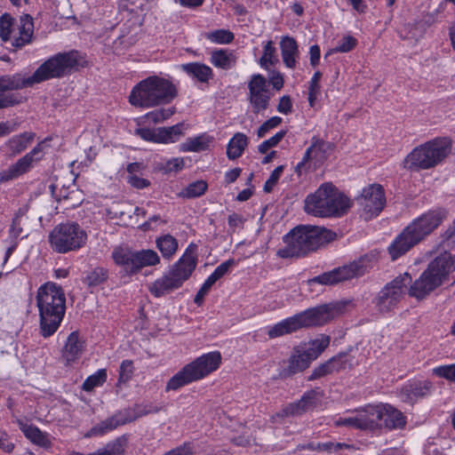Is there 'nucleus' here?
I'll return each instance as SVG.
<instances>
[{
	"instance_id": "79ce46f5",
	"label": "nucleus",
	"mask_w": 455,
	"mask_h": 455,
	"mask_svg": "<svg viewBox=\"0 0 455 455\" xmlns=\"http://www.w3.org/2000/svg\"><path fill=\"white\" fill-rule=\"evenodd\" d=\"M13 32V19L8 13H4L0 17V37L4 42L11 39Z\"/></svg>"
},
{
	"instance_id": "5fc2aeb1",
	"label": "nucleus",
	"mask_w": 455,
	"mask_h": 455,
	"mask_svg": "<svg viewBox=\"0 0 455 455\" xmlns=\"http://www.w3.org/2000/svg\"><path fill=\"white\" fill-rule=\"evenodd\" d=\"M282 118L279 116H273L264 122L258 129L257 135L259 138H262L271 129L275 128L282 123Z\"/></svg>"
},
{
	"instance_id": "1a4fd4ad",
	"label": "nucleus",
	"mask_w": 455,
	"mask_h": 455,
	"mask_svg": "<svg viewBox=\"0 0 455 455\" xmlns=\"http://www.w3.org/2000/svg\"><path fill=\"white\" fill-rule=\"evenodd\" d=\"M455 270V255L444 252L432 260L427 268L407 290L411 297L424 299Z\"/></svg>"
},
{
	"instance_id": "a18cd8bd",
	"label": "nucleus",
	"mask_w": 455,
	"mask_h": 455,
	"mask_svg": "<svg viewBox=\"0 0 455 455\" xmlns=\"http://www.w3.org/2000/svg\"><path fill=\"white\" fill-rule=\"evenodd\" d=\"M173 113L172 108H160L146 114L145 118L149 123L157 124L168 119Z\"/></svg>"
},
{
	"instance_id": "a19ab883",
	"label": "nucleus",
	"mask_w": 455,
	"mask_h": 455,
	"mask_svg": "<svg viewBox=\"0 0 455 455\" xmlns=\"http://www.w3.org/2000/svg\"><path fill=\"white\" fill-rule=\"evenodd\" d=\"M205 37L216 44H229L234 39L232 32L227 29H217L205 34Z\"/></svg>"
},
{
	"instance_id": "c9c22d12",
	"label": "nucleus",
	"mask_w": 455,
	"mask_h": 455,
	"mask_svg": "<svg viewBox=\"0 0 455 455\" xmlns=\"http://www.w3.org/2000/svg\"><path fill=\"white\" fill-rule=\"evenodd\" d=\"M108 278V269L97 267L88 271L83 279L84 284L88 287H96L104 283Z\"/></svg>"
},
{
	"instance_id": "4d7b16f0",
	"label": "nucleus",
	"mask_w": 455,
	"mask_h": 455,
	"mask_svg": "<svg viewBox=\"0 0 455 455\" xmlns=\"http://www.w3.org/2000/svg\"><path fill=\"white\" fill-rule=\"evenodd\" d=\"M184 167V160L181 157L172 158L164 164L163 170L165 172H178Z\"/></svg>"
},
{
	"instance_id": "ddd939ff",
	"label": "nucleus",
	"mask_w": 455,
	"mask_h": 455,
	"mask_svg": "<svg viewBox=\"0 0 455 455\" xmlns=\"http://www.w3.org/2000/svg\"><path fill=\"white\" fill-rule=\"evenodd\" d=\"M411 281V276L404 273L387 283L372 301L375 308L381 314L394 310L405 295Z\"/></svg>"
},
{
	"instance_id": "9d476101",
	"label": "nucleus",
	"mask_w": 455,
	"mask_h": 455,
	"mask_svg": "<svg viewBox=\"0 0 455 455\" xmlns=\"http://www.w3.org/2000/svg\"><path fill=\"white\" fill-rule=\"evenodd\" d=\"M221 363V355L218 351L204 354L190 363L185 365L174 374L167 382L165 391L178 390L179 388L199 380L211 372L216 371Z\"/></svg>"
},
{
	"instance_id": "774afa93",
	"label": "nucleus",
	"mask_w": 455,
	"mask_h": 455,
	"mask_svg": "<svg viewBox=\"0 0 455 455\" xmlns=\"http://www.w3.org/2000/svg\"><path fill=\"white\" fill-rule=\"evenodd\" d=\"M343 447H348V445H347L345 443H331V442L317 443V451H338Z\"/></svg>"
},
{
	"instance_id": "09e8293b",
	"label": "nucleus",
	"mask_w": 455,
	"mask_h": 455,
	"mask_svg": "<svg viewBox=\"0 0 455 455\" xmlns=\"http://www.w3.org/2000/svg\"><path fill=\"white\" fill-rule=\"evenodd\" d=\"M433 373L437 377L455 382V363L435 367L433 369Z\"/></svg>"
},
{
	"instance_id": "603ef678",
	"label": "nucleus",
	"mask_w": 455,
	"mask_h": 455,
	"mask_svg": "<svg viewBox=\"0 0 455 455\" xmlns=\"http://www.w3.org/2000/svg\"><path fill=\"white\" fill-rule=\"evenodd\" d=\"M286 131H280L277 133H275L274 136L269 138L268 140H264L259 146V152L261 154L267 153V151L275 147L285 136Z\"/></svg>"
},
{
	"instance_id": "338daca9",
	"label": "nucleus",
	"mask_w": 455,
	"mask_h": 455,
	"mask_svg": "<svg viewBox=\"0 0 455 455\" xmlns=\"http://www.w3.org/2000/svg\"><path fill=\"white\" fill-rule=\"evenodd\" d=\"M269 83L273 88L280 91L283 86V76L280 72L273 71L269 76Z\"/></svg>"
},
{
	"instance_id": "a878e982",
	"label": "nucleus",
	"mask_w": 455,
	"mask_h": 455,
	"mask_svg": "<svg viewBox=\"0 0 455 455\" xmlns=\"http://www.w3.org/2000/svg\"><path fill=\"white\" fill-rule=\"evenodd\" d=\"M281 54L284 65L294 68L299 57V45L293 37L283 36L280 42Z\"/></svg>"
},
{
	"instance_id": "ea45409f",
	"label": "nucleus",
	"mask_w": 455,
	"mask_h": 455,
	"mask_svg": "<svg viewBox=\"0 0 455 455\" xmlns=\"http://www.w3.org/2000/svg\"><path fill=\"white\" fill-rule=\"evenodd\" d=\"M106 380L107 371L105 369H100L84 380L83 389L85 391H92L94 387L102 386Z\"/></svg>"
},
{
	"instance_id": "39448f33",
	"label": "nucleus",
	"mask_w": 455,
	"mask_h": 455,
	"mask_svg": "<svg viewBox=\"0 0 455 455\" xmlns=\"http://www.w3.org/2000/svg\"><path fill=\"white\" fill-rule=\"evenodd\" d=\"M336 238L337 234L324 227L299 225L284 236L286 247L279 250L278 255L281 258L305 256Z\"/></svg>"
},
{
	"instance_id": "c03bdc74",
	"label": "nucleus",
	"mask_w": 455,
	"mask_h": 455,
	"mask_svg": "<svg viewBox=\"0 0 455 455\" xmlns=\"http://www.w3.org/2000/svg\"><path fill=\"white\" fill-rule=\"evenodd\" d=\"M356 45V39L351 36H344L337 45L331 49L325 55L327 57L329 54L333 52H348L355 48Z\"/></svg>"
},
{
	"instance_id": "dca6fc26",
	"label": "nucleus",
	"mask_w": 455,
	"mask_h": 455,
	"mask_svg": "<svg viewBox=\"0 0 455 455\" xmlns=\"http://www.w3.org/2000/svg\"><path fill=\"white\" fill-rule=\"evenodd\" d=\"M248 100L253 113L259 114L266 110L272 96L267 85V79L259 74L252 75L248 83Z\"/></svg>"
},
{
	"instance_id": "8fccbe9b",
	"label": "nucleus",
	"mask_w": 455,
	"mask_h": 455,
	"mask_svg": "<svg viewBox=\"0 0 455 455\" xmlns=\"http://www.w3.org/2000/svg\"><path fill=\"white\" fill-rule=\"evenodd\" d=\"M275 54V48L273 46V42L268 41L264 46L263 55L259 60L260 66L266 68L267 63L274 64L276 60Z\"/></svg>"
},
{
	"instance_id": "5701e85b",
	"label": "nucleus",
	"mask_w": 455,
	"mask_h": 455,
	"mask_svg": "<svg viewBox=\"0 0 455 455\" xmlns=\"http://www.w3.org/2000/svg\"><path fill=\"white\" fill-rule=\"evenodd\" d=\"M379 428L387 427L388 429L401 428L405 426V417L403 414L388 404H379Z\"/></svg>"
},
{
	"instance_id": "20e7f679",
	"label": "nucleus",
	"mask_w": 455,
	"mask_h": 455,
	"mask_svg": "<svg viewBox=\"0 0 455 455\" xmlns=\"http://www.w3.org/2000/svg\"><path fill=\"white\" fill-rule=\"evenodd\" d=\"M348 304L349 301L342 300L309 308L269 327L267 335L270 339H275L303 327L323 325L343 314Z\"/></svg>"
},
{
	"instance_id": "864d4df0",
	"label": "nucleus",
	"mask_w": 455,
	"mask_h": 455,
	"mask_svg": "<svg viewBox=\"0 0 455 455\" xmlns=\"http://www.w3.org/2000/svg\"><path fill=\"white\" fill-rule=\"evenodd\" d=\"M441 243L444 249H452L455 247V220L443 234Z\"/></svg>"
},
{
	"instance_id": "9b49d317",
	"label": "nucleus",
	"mask_w": 455,
	"mask_h": 455,
	"mask_svg": "<svg viewBox=\"0 0 455 455\" xmlns=\"http://www.w3.org/2000/svg\"><path fill=\"white\" fill-rule=\"evenodd\" d=\"M450 150V142L445 139L434 140L414 148L405 158L407 167L412 169H429L444 159Z\"/></svg>"
},
{
	"instance_id": "de8ad7c7",
	"label": "nucleus",
	"mask_w": 455,
	"mask_h": 455,
	"mask_svg": "<svg viewBox=\"0 0 455 455\" xmlns=\"http://www.w3.org/2000/svg\"><path fill=\"white\" fill-rule=\"evenodd\" d=\"M133 363L131 360H124L119 369L118 383L124 384L128 382L133 375Z\"/></svg>"
},
{
	"instance_id": "0e129e2a",
	"label": "nucleus",
	"mask_w": 455,
	"mask_h": 455,
	"mask_svg": "<svg viewBox=\"0 0 455 455\" xmlns=\"http://www.w3.org/2000/svg\"><path fill=\"white\" fill-rule=\"evenodd\" d=\"M291 108L292 104L291 101V98L286 95L283 96L279 100L277 111L282 114L287 115L291 112Z\"/></svg>"
},
{
	"instance_id": "f257e3e1",
	"label": "nucleus",
	"mask_w": 455,
	"mask_h": 455,
	"mask_svg": "<svg viewBox=\"0 0 455 455\" xmlns=\"http://www.w3.org/2000/svg\"><path fill=\"white\" fill-rule=\"evenodd\" d=\"M79 64V55L76 51L58 53L41 64L31 76L23 73L0 76V109L19 105L24 101L19 91L44 81L60 78L69 74Z\"/></svg>"
},
{
	"instance_id": "c756f323",
	"label": "nucleus",
	"mask_w": 455,
	"mask_h": 455,
	"mask_svg": "<svg viewBox=\"0 0 455 455\" xmlns=\"http://www.w3.org/2000/svg\"><path fill=\"white\" fill-rule=\"evenodd\" d=\"M210 60L216 68L230 69L235 67L236 58L232 51L220 49L212 52Z\"/></svg>"
},
{
	"instance_id": "f03ea898",
	"label": "nucleus",
	"mask_w": 455,
	"mask_h": 455,
	"mask_svg": "<svg viewBox=\"0 0 455 455\" xmlns=\"http://www.w3.org/2000/svg\"><path fill=\"white\" fill-rule=\"evenodd\" d=\"M446 218L447 211L443 208H436L413 220L388 246V252L392 260L399 259L415 245L424 241Z\"/></svg>"
},
{
	"instance_id": "b1692460",
	"label": "nucleus",
	"mask_w": 455,
	"mask_h": 455,
	"mask_svg": "<svg viewBox=\"0 0 455 455\" xmlns=\"http://www.w3.org/2000/svg\"><path fill=\"white\" fill-rule=\"evenodd\" d=\"M129 422V419L122 412H117L113 416L94 425L86 434L85 437L101 436L113 431L120 426Z\"/></svg>"
},
{
	"instance_id": "680f3d73",
	"label": "nucleus",
	"mask_w": 455,
	"mask_h": 455,
	"mask_svg": "<svg viewBox=\"0 0 455 455\" xmlns=\"http://www.w3.org/2000/svg\"><path fill=\"white\" fill-rule=\"evenodd\" d=\"M335 425L338 427H347L350 428H356L355 414L353 413L349 416L339 417L335 420Z\"/></svg>"
},
{
	"instance_id": "4c0bfd02",
	"label": "nucleus",
	"mask_w": 455,
	"mask_h": 455,
	"mask_svg": "<svg viewBox=\"0 0 455 455\" xmlns=\"http://www.w3.org/2000/svg\"><path fill=\"white\" fill-rule=\"evenodd\" d=\"M208 185L204 180H196L188 185L180 194L184 198L201 196L207 190Z\"/></svg>"
},
{
	"instance_id": "473e14b6",
	"label": "nucleus",
	"mask_w": 455,
	"mask_h": 455,
	"mask_svg": "<svg viewBox=\"0 0 455 455\" xmlns=\"http://www.w3.org/2000/svg\"><path fill=\"white\" fill-rule=\"evenodd\" d=\"M156 248L164 259H171L176 253L179 244L177 239L170 234L160 235L156 240Z\"/></svg>"
},
{
	"instance_id": "a211bd4d",
	"label": "nucleus",
	"mask_w": 455,
	"mask_h": 455,
	"mask_svg": "<svg viewBox=\"0 0 455 455\" xmlns=\"http://www.w3.org/2000/svg\"><path fill=\"white\" fill-rule=\"evenodd\" d=\"M183 124H178L171 127H162L157 129L139 128L135 133L142 140L156 143H173L182 136Z\"/></svg>"
},
{
	"instance_id": "7c9ffc66",
	"label": "nucleus",
	"mask_w": 455,
	"mask_h": 455,
	"mask_svg": "<svg viewBox=\"0 0 455 455\" xmlns=\"http://www.w3.org/2000/svg\"><path fill=\"white\" fill-rule=\"evenodd\" d=\"M248 145V138L244 133L236 132L227 146L228 159L235 160L242 156Z\"/></svg>"
},
{
	"instance_id": "0eeeda50",
	"label": "nucleus",
	"mask_w": 455,
	"mask_h": 455,
	"mask_svg": "<svg viewBox=\"0 0 455 455\" xmlns=\"http://www.w3.org/2000/svg\"><path fill=\"white\" fill-rule=\"evenodd\" d=\"M305 212L314 217H340L350 208V201L331 183L322 184L305 199Z\"/></svg>"
},
{
	"instance_id": "393cba45",
	"label": "nucleus",
	"mask_w": 455,
	"mask_h": 455,
	"mask_svg": "<svg viewBox=\"0 0 455 455\" xmlns=\"http://www.w3.org/2000/svg\"><path fill=\"white\" fill-rule=\"evenodd\" d=\"M84 342L77 331L71 332L62 350V357L68 364L76 362L83 354Z\"/></svg>"
},
{
	"instance_id": "13d9d810",
	"label": "nucleus",
	"mask_w": 455,
	"mask_h": 455,
	"mask_svg": "<svg viewBox=\"0 0 455 455\" xmlns=\"http://www.w3.org/2000/svg\"><path fill=\"white\" fill-rule=\"evenodd\" d=\"M214 283H215L209 277L204 281V283L197 291L196 295L195 296L194 301L196 304H197L198 306L202 305L204 296L210 291L212 286Z\"/></svg>"
},
{
	"instance_id": "bb28decb",
	"label": "nucleus",
	"mask_w": 455,
	"mask_h": 455,
	"mask_svg": "<svg viewBox=\"0 0 455 455\" xmlns=\"http://www.w3.org/2000/svg\"><path fill=\"white\" fill-rule=\"evenodd\" d=\"M17 28L19 30V36H13L12 45L20 48L31 42L34 32V24L31 16L28 14L21 16Z\"/></svg>"
},
{
	"instance_id": "cd10ccee",
	"label": "nucleus",
	"mask_w": 455,
	"mask_h": 455,
	"mask_svg": "<svg viewBox=\"0 0 455 455\" xmlns=\"http://www.w3.org/2000/svg\"><path fill=\"white\" fill-rule=\"evenodd\" d=\"M181 69L190 77L201 83H208L213 77L212 69L200 62H190L181 65Z\"/></svg>"
},
{
	"instance_id": "052dcab7",
	"label": "nucleus",
	"mask_w": 455,
	"mask_h": 455,
	"mask_svg": "<svg viewBox=\"0 0 455 455\" xmlns=\"http://www.w3.org/2000/svg\"><path fill=\"white\" fill-rule=\"evenodd\" d=\"M128 183L138 189L145 188L150 185L148 180L132 174L128 177Z\"/></svg>"
},
{
	"instance_id": "4468645a",
	"label": "nucleus",
	"mask_w": 455,
	"mask_h": 455,
	"mask_svg": "<svg viewBox=\"0 0 455 455\" xmlns=\"http://www.w3.org/2000/svg\"><path fill=\"white\" fill-rule=\"evenodd\" d=\"M113 259L117 265L124 267L130 275L138 273L146 267L156 266L160 263V257L153 250H140L132 251L129 249L116 248L113 251Z\"/></svg>"
},
{
	"instance_id": "6e6d98bb",
	"label": "nucleus",
	"mask_w": 455,
	"mask_h": 455,
	"mask_svg": "<svg viewBox=\"0 0 455 455\" xmlns=\"http://www.w3.org/2000/svg\"><path fill=\"white\" fill-rule=\"evenodd\" d=\"M283 172V166H277L270 174L269 178L267 180L264 185V191L266 193H270L273 190V188L277 183L280 179L282 173Z\"/></svg>"
},
{
	"instance_id": "7ed1b4c3",
	"label": "nucleus",
	"mask_w": 455,
	"mask_h": 455,
	"mask_svg": "<svg viewBox=\"0 0 455 455\" xmlns=\"http://www.w3.org/2000/svg\"><path fill=\"white\" fill-rule=\"evenodd\" d=\"M39 316V334L52 336L60 328L66 312V296L62 287L53 282L41 285L36 295Z\"/></svg>"
},
{
	"instance_id": "6ab92c4d",
	"label": "nucleus",
	"mask_w": 455,
	"mask_h": 455,
	"mask_svg": "<svg viewBox=\"0 0 455 455\" xmlns=\"http://www.w3.org/2000/svg\"><path fill=\"white\" fill-rule=\"evenodd\" d=\"M322 396L321 392L316 390H309L306 392L302 397L294 403L287 404L277 412V416L281 417H297L303 413L313 410L318 403Z\"/></svg>"
},
{
	"instance_id": "6e6552de",
	"label": "nucleus",
	"mask_w": 455,
	"mask_h": 455,
	"mask_svg": "<svg viewBox=\"0 0 455 455\" xmlns=\"http://www.w3.org/2000/svg\"><path fill=\"white\" fill-rule=\"evenodd\" d=\"M196 245L189 244L182 257L172 267L169 272L149 285V291L155 297L159 298L179 289L189 278L196 267Z\"/></svg>"
},
{
	"instance_id": "f8f14e48",
	"label": "nucleus",
	"mask_w": 455,
	"mask_h": 455,
	"mask_svg": "<svg viewBox=\"0 0 455 455\" xmlns=\"http://www.w3.org/2000/svg\"><path fill=\"white\" fill-rule=\"evenodd\" d=\"M87 240L85 231L76 222L57 225L49 235L51 247L58 253H67L83 247Z\"/></svg>"
},
{
	"instance_id": "69168bd1",
	"label": "nucleus",
	"mask_w": 455,
	"mask_h": 455,
	"mask_svg": "<svg viewBox=\"0 0 455 455\" xmlns=\"http://www.w3.org/2000/svg\"><path fill=\"white\" fill-rule=\"evenodd\" d=\"M0 449L7 453H11L14 449V444L8 441L7 433L1 429H0Z\"/></svg>"
},
{
	"instance_id": "412c9836",
	"label": "nucleus",
	"mask_w": 455,
	"mask_h": 455,
	"mask_svg": "<svg viewBox=\"0 0 455 455\" xmlns=\"http://www.w3.org/2000/svg\"><path fill=\"white\" fill-rule=\"evenodd\" d=\"M312 360L304 350V347H296L293 349L290 358L287 361V366L280 371L282 378H287L306 370Z\"/></svg>"
},
{
	"instance_id": "e2e57ef3",
	"label": "nucleus",
	"mask_w": 455,
	"mask_h": 455,
	"mask_svg": "<svg viewBox=\"0 0 455 455\" xmlns=\"http://www.w3.org/2000/svg\"><path fill=\"white\" fill-rule=\"evenodd\" d=\"M244 222V219L237 214V213H232L228 218V223L229 228L234 232L236 228H242Z\"/></svg>"
},
{
	"instance_id": "f704fd0d",
	"label": "nucleus",
	"mask_w": 455,
	"mask_h": 455,
	"mask_svg": "<svg viewBox=\"0 0 455 455\" xmlns=\"http://www.w3.org/2000/svg\"><path fill=\"white\" fill-rule=\"evenodd\" d=\"M34 138V132H25L12 137L8 140L7 146L12 154H20L28 148V146L33 141Z\"/></svg>"
},
{
	"instance_id": "c85d7f7f",
	"label": "nucleus",
	"mask_w": 455,
	"mask_h": 455,
	"mask_svg": "<svg viewBox=\"0 0 455 455\" xmlns=\"http://www.w3.org/2000/svg\"><path fill=\"white\" fill-rule=\"evenodd\" d=\"M44 143V141L38 143L30 152L20 158L14 164L20 175L28 172L34 162L42 159L44 149L45 148Z\"/></svg>"
},
{
	"instance_id": "37998d69",
	"label": "nucleus",
	"mask_w": 455,
	"mask_h": 455,
	"mask_svg": "<svg viewBox=\"0 0 455 455\" xmlns=\"http://www.w3.org/2000/svg\"><path fill=\"white\" fill-rule=\"evenodd\" d=\"M336 358H331L325 363L321 364L317 368H315L311 375L308 377V380H314L323 377L329 373H331L334 371H337L339 368L336 366Z\"/></svg>"
},
{
	"instance_id": "72a5a7b5",
	"label": "nucleus",
	"mask_w": 455,
	"mask_h": 455,
	"mask_svg": "<svg viewBox=\"0 0 455 455\" xmlns=\"http://www.w3.org/2000/svg\"><path fill=\"white\" fill-rule=\"evenodd\" d=\"M19 426L24 435L32 443L43 447H46L50 444L46 435L36 427L23 423L22 421H19Z\"/></svg>"
},
{
	"instance_id": "e433bc0d",
	"label": "nucleus",
	"mask_w": 455,
	"mask_h": 455,
	"mask_svg": "<svg viewBox=\"0 0 455 455\" xmlns=\"http://www.w3.org/2000/svg\"><path fill=\"white\" fill-rule=\"evenodd\" d=\"M330 337L322 335L314 340H311L307 347L304 348L310 359L313 361L329 346Z\"/></svg>"
},
{
	"instance_id": "49530a36",
	"label": "nucleus",
	"mask_w": 455,
	"mask_h": 455,
	"mask_svg": "<svg viewBox=\"0 0 455 455\" xmlns=\"http://www.w3.org/2000/svg\"><path fill=\"white\" fill-rule=\"evenodd\" d=\"M322 77V73L320 71H316L312 76L309 88H308V101L310 106L314 105L315 100L317 99L320 94V79Z\"/></svg>"
},
{
	"instance_id": "4be33fe9",
	"label": "nucleus",
	"mask_w": 455,
	"mask_h": 455,
	"mask_svg": "<svg viewBox=\"0 0 455 455\" xmlns=\"http://www.w3.org/2000/svg\"><path fill=\"white\" fill-rule=\"evenodd\" d=\"M356 429L375 430L379 428V405H367L355 412Z\"/></svg>"
},
{
	"instance_id": "2f4dec72",
	"label": "nucleus",
	"mask_w": 455,
	"mask_h": 455,
	"mask_svg": "<svg viewBox=\"0 0 455 455\" xmlns=\"http://www.w3.org/2000/svg\"><path fill=\"white\" fill-rule=\"evenodd\" d=\"M212 138L206 134L188 138L180 145L181 152H201L208 149Z\"/></svg>"
},
{
	"instance_id": "bf43d9fd",
	"label": "nucleus",
	"mask_w": 455,
	"mask_h": 455,
	"mask_svg": "<svg viewBox=\"0 0 455 455\" xmlns=\"http://www.w3.org/2000/svg\"><path fill=\"white\" fill-rule=\"evenodd\" d=\"M20 176L15 164L11 165L8 169L0 172V183L12 180Z\"/></svg>"
},
{
	"instance_id": "3c124183",
	"label": "nucleus",
	"mask_w": 455,
	"mask_h": 455,
	"mask_svg": "<svg viewBox=\"0 0 455 455\" xmlns=\"http://www.w3.org/2000/svg\"><path fill=\"white\" fill-rule=\"evenodd\" d=\"M235 262L233 259L222 262L208 277L216 283L220 278L225 275L233 266H235Z\"/></svg>"
},
{
	"instance_id": "aec40b11",
	"label": "nucleus",
	"mask_w": 455,
	"mask_h": 455,
	"mask_svg": "<svg viewBox=\"0 0 455 455\" xmlns=\"http://www.w3.org/2000/svg\"><path fill=\"white\" fill-rule=\"evenodd\" d=\"M432 383L428 380H414L404 385L399 396L404 403H413L419 398L425 397L431 393Z\"/></svg>"
},
{
	"instance_id": "423d86ee",
	"label": "nucleus",
	"mask_w": 455,
	"mask_h": 455,
	"mask_svg": "<svg viewBox=\"0 0 455 455\" xmlns=\"http://www.w3.org/2000/svg\"><path fill=\"white\" fill-rule=\"evenodd\" d=\"M178 92L168 79L151 76L138 83L129 96L131 105L139 108H154L171 103Z\"/></svg>"
},
{
	"instance_id": "2eb2a0df",
	"label": "nucleus",
	"mask_w": 455,
	"mask_h": 455,
	"mask_svg": "<svg viewBox=\"0 0 455 455\" xmlns=\"http://www.w3.org/2000/svg\"><path fill=\"white\" fill-rule=\"evenodd\" d=\"M371 259L370 257H362L358 260L353 261L348 265L317 275L312 278L310 283L333 285L343 281L361 276L371 267Z\"/></svg>"
},
{
	"instance_id": "f3484780",
	"label": "nucleus",
	"mask_w": 455,
	"mask_h": 455,
	"mask_svg": "<svg viewBox=\"0 0 455 455\" xmlns=\"http://www.w3.org/2000/svg\"><path fill=\"white\" fill-rule=\"evenodd\" d=\"M358 202L363 208L365 220L377 217L386 204L383 188L373 184L363 188Z\"/></svg>"
},
{
	"instance_id": "58836bf2",
	"label": "nucleus",
	"mask_w": 455,
	"mask_h": 455,
	"mask_svg": "<svg viewBox=\"0 0 455 455\" xmlns=\"http://www.w3.org/2000/svg\"><path fill=\"white\" fill-rule=\"evenodd\" d=\"M331 149L332 145L331 143L319 140L310 147V151H313V157L317 163L323 162Z\"/></svg>"
}]
</instances>
